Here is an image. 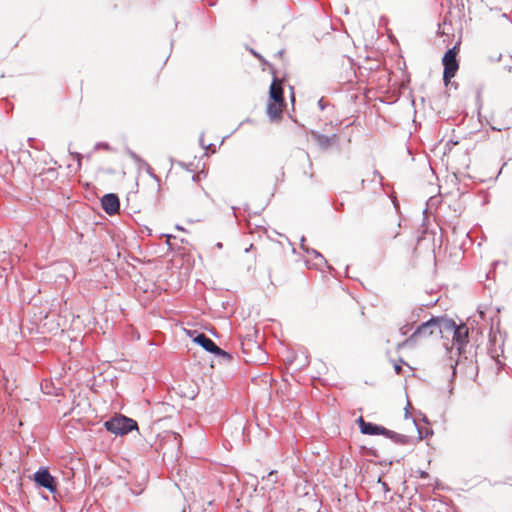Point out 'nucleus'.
Listing matches in <instances>:
<instances>
[{"label":"nucleus","instance_id":"nucleus-1","mask_svg":"<svg viewBox=\"0 0 512 512\" xmlns=\"http://www.w3.org/2000/svg\"><path fill=\"white\" fill-rule=\"evenodd\" d=\"M285 106L283 97V88L281 81L274 78L269 90V102L267 105V114L271 119H279Z\"/></svg>","mask_w":512,"mask_h":512},{"label":"nucleus","instance_id":"nucleus-2","mask_svg":"<svg viewBox=\"0 0 512 512\" xmlns=\"http://www.w3.org/2000/svg\"><path fill=\"white\" fill-rule=\"evenodd\" d=\"M435 323L436 322L434 321L433 315L428 320L421 322L408 338L398 343L397 349L406 347L413 348L416 346L420 339L428 338L429 336L434 335Z\"/></svg>","mask_w":512,"mask_h":512},{"label":"nucleus","instance_id":"nucleus-3","mask_svg":"<svg viewBox=\"0 0 512 512\" xmlns=\"http://www.w3.org/2000/svg\"><path fill=\"white\" fill-rule=\"evenodd\" d=\"M104 427L115 435H125L134 429H138L137 422L124 415H116L105 421Z\"/></svg>","mask_w":512,"mask_h":512},{"label":"nucleus","instance_id":"nucleus-4","mask_svg":"<svg viewBox=\"0 0 512 512\" xmlns=\"http://www.w3.org/2000/svg\"><path fill=\"white\" fill-rule=\"evenodd\" d=\"M460 43V40L456 42L453 47L445 51L442 57V65L443 69H446V73H449L451 70L458 71L459 69L458 53L460 50Z\"/></svg>","mask_w":512,"mask_h":512},{"label":"nucleus","instance_id":"nucleus-5","mask_svg":"<svg viewBox=\"0 0 512 512\" xmlns=\"http://www.w3.org/2000/svg\"><path fill=\"white\" fill-rule=\"evenodd\" d=\"M435 323V335H441L444 337L445 333H453L459 326L453 319L447 315L434 316Z\"/></svg>","mask_w":512,"mask_h":512},{"label":"nucleus","instance_id":"nucleus-6","mask_svg":"<svg viewBox=\"0 0 512 512\" xmlns=\"http://www.w3.org/2000/svg\"><path fill=\"white\" fill-rule=\"evenodd\" d=\"M34 480L40 486L48 489L51 493H54L57 489L55 478L49 473L47 469H39L34 474Z\"/></svg>","mask_w":512,"mask_h":512},{"label":"nucleus","instance_id":"nucleus-7","mask_svg":"<svg viewBox=\"0 0 512 512\" xmlns=\"http://www.w3.org/2000/svg\"><path fill=\"white\" fill-rule=\"evenodd\" d=\"M453 343L457 346V352L460 355L465 351V347L469 342V331L464 325H459L455 332L452 333Z\"/></svg>","mask_w":512,"mask_h":512},{"label":"nucleus","instance_id":"nucleus-8","mask_svg":"<svg viewBox=\"0 0 512 512\" xmlns=\"http://www.w3.org/2000/svg\"><path fill=\"white\" fill-rule=\"evenodd\" d=\"M194 341L199 344L201 347H203L206 351L214 353L216 355L228 357V354L220 349L212 339L207 337L205 334H199Z\"/></svg>","mask_w":512,"mask_h":512},{"label":"nucleus","instance_id":"nucleus-9","mask_svg":"<svg viewBox=\"0 0 512 512\" xmlns=\"http://www.w3.org/2000/svg\"><path fill=\"white\" fill-rule=\"evenodd\" d=\"M101 206L103 210L109 214L114 215L119 211L120 202L116 194L109 193L103 196L101 199Z\"/></svg>","mask_w":512,"mask_h":512},{"label":"nucleus","instance_id":"nucleus-10","mask_svg":"<svg viewBox=\"0 0 512 512\" xmlns=\"http://www.w3.org/2000/svg\"><path fill=\"white\" fill-rule=\"evenodd\" d=\"M357 423L359 424L360 431L363 434H367V435L384 434V427H381V426H378V425H374V424L369 423V422H365L363 417H359L357 419Z\"/></svg>","mask_w":512,"mask_h":512},{"label":"nucleus","instance_id":"nucleus-11","mask_svg":"<svg viewBox=\"0 0 512 512\" xmlns=\"http://www.w3.org/2000/svg\"><path fill=\"white\" fill-rule=\"evenodd\" d=\"M386 439L391 440L394 444L408 445L412 444V438L403 434H399L395 431L386 428L385 431Z\"/></svg>","mask_w":512,"mask_h":512},{"label":"nucleus","instance_id":"nucleus-12","mask_svg":"<svg viewBox=\"0 0 512 512\" xmlns=\"http://www.w3.org/2000/svg\"><path fill=\"white\" fill-rule=\"evenodd\" d=\"M413 423L418 432V439H427L434 434L433 429L431 427L421 426L419 424V417L413 418Z\"/></svg>","mask_w":512,"mask_h":512},{"label":"nucleus","instance_id":"nucleus-13","mask_svg":"<svg viewBox=\"0 0 512 512\" xmlns=\"http://www.w3.org/2000/svg\"><path fill=\"white\" fill-rule=\"evenodd\" d=\"M427 306L428 305L423 304L420 307L412 309L410 315L406 318V322H411L412 324L415 323L420 318L421 313Z\"/></svg>","mask_w":512,"mask_h":512},{"label":"nucleus","instance_id":"nucleus-14","mask_svg":"<svg viewBox=\"0 0 512 512\" xmlns=\"http://www.w3.org/2000/svg\"><path fill=\"white\" fill-rule=\"evenodd\" d=\"M457 71L451 70L449 73H446V69H443V82L444 85L447 87L452 83V78L455 77Z\"/></svg>","mask_w":512,"mask_h":512},{"label":"nucleus","instance_id":"nucleus-15","mask_svg":"<svg viewBox=\"0 0 512 512\" xmlns=\"http://www.w3.org/2000/svg\"><path fill=\"white\" fill-rule=\"evenodd\" d=\"M391 362L393 363L395 373L401 374L403 371L402 365H404V364L406 365V362L402 358L399 359L398 363H396L395 360H391Z\"/></svg>","mask_w":512,"mask_h":512},{"label":"nucleus","instance_id":"nucleus-16","mask_svg":"<svg viewBox=\"0 0 512 512\" xmlns=\"http://www.w3.org/2000/svg\"><path fill=\"white\" fill-rule=\"evenodd\" d=\"M386 39L393 44H398L396 37L393 35L391 30H389L387 27H386Z\"/></svg>","mask_w":512,"mask_h":512},{"label":"nucleus","instance_id":"nucleus-17","mask_svg":"<svg viewBox=\"0 0 512 512\" xmlns=\"http://www.w3.org/2000/svg\"><path fill=\"white\" fill-rule=\"evenodd\" d=\"M411 329H412V323L406 322V324L400 328V333H401V335H406L407 332L410 331Z\"/></svg>","mask_w":512,"mask_h":512},{"label":"nucleus","instance_id":"nucleus-18","mask_svg":"<svg viewBox=\"0 0 512 512\" xmlns=\"http://www.w3.org/2000/svg\"><path fill=\"white\" fill-rule=\"evenodd\" d=\"M391 201H392V204H393V207H394V210H395V214H398L399 213V204H398V202L396 201L395 198H392Z\"/></svg>","mask_w":512,"mask_h":512},{"label":"nucleus","instance_id":"nucleus-19","mask_svg":"<svg viewBox=\"0 0 512 512\" xmlns=\"http://www.w3.org/2000/svg\"><path fill=\"white\" fill-rule=\"evenodd\" d=\"M419 475H420V477H421L422 479H426V478H429V477H430V476H429V474H428V472L423 471V470H419Z\"/></svg>","mask_w":512,"mask_h":512},{"label":"nucleus","instance_id":"nucleus-20","mask_svg":"<svg viewBox=\"0 0 512 512\" xmlns=\"http://www.w3.org/2000/svg\"><path fill=\"white\" fill-rule=\"evenodd\" d=\"M419 417H421V420H422L424 423L429 424L428 418H427V416H426L425 414H423V413H421V412H420V413H419Z\"/></svg>","mask_w":512,"mask_h":512},{"label":"nucleus","instance_id":"nucleus-21","mask_svg":"<svg viewBox=\"0 0 512 512\" xmlns=\"http://www.w3.org/2000/svg\"><path fill=\"white\" fill-rule=\"evenodd\" d=\"M450 366H451V368H452V379H453V378L455 377V375H456V372H457V371H456L457 363H455V364H451Z\"/></svg>","mask_w":512,"mask_h":512},{"label":"nucleus","instance_id":"nucleus-22","mask_svg":"<svg viewBox=\"0 0 512 512\" xmlns=\"http://www.w3.org/2000/svg\"><path fill=\"white\" fill-rule=\"evenodd\" d=\"M388 94H389V92H388V90L386 89V101H385V104H386V105H387V104H391V103L395 102V100H390V99H389Z\"/></svg>","mask_w":512,"mask_h":512},{"label":"nucleus","instance_id":"nucleus-23","mask_svg":"<svg viewBox=\"0 0 512 512\" xmlns=\"http://www.w3.org/2000/svg\"><path fill=\"white\" fill-rule=\"evenodd\" d=\"M499 263H500V261H499V260H495V261H493V262H492V264H491V265H492V269L494 270V269L497 267V265H498Z\"/></svg>","mask_w":512,"mask_h":512},{"label":"nucleus","instance_id":"nucleus-24","mask_svg":"<svg viewBox=\"0 0 512 512\" xmlns=\"http://www.w3.org/2000/svg\"><path fill=\"white\" fill-rule=\"evenodd\" d=\"M452 87H454V89H457L458 88V83L457 82H454L452 81V83L450 84Z\"/></svg>","mask_w":512,"mask_h":512},{"label":"nucleus","instance_id":"nucleus-25","mask_svg":"<svg viewBox=\"0 0 512 512\" xmlns=\"http://www.w3.org/2000/svg\"><path fill=\"white\" fill-rule=\"evenodd\" d=\"M390 235H391L392 238H396L399 235V233L398 232H395V233L391 232Z\"/></svg>","mask_w":512,"mask_h":512},{"label":"nucleus","instance_id":"nucleus-26","mask_svg":"<svg viewBox=\"0 0 512 512\" xmlns=\"http://www.w3.org/2000/svg\"><path fill=\"white\" fill-rule=\"evenodd\" d=\"M408 415H409V411H408V406L405 408V418H408Z\"/></svg>","mask_w":512,"mask_h":512},{"label":"nucleus","instance_id":"nucleus-27","mask_svg":"<svg viewBox=\"0 0 512 512\" xmlns=\"http://www.w3.org/2000/svg\"><path fill=\"white\" fill-rule=\"evenodd\" d=\"M501 57H502V55H501V54H499V55H498L494 60H495V61H500V60H501Z\"/></svg>","mask_w":512,"mask_h":512},{"label":"nucleus","instance_id":"nucleus-28","mask_svg":"<svg viewBox=\"0 0 512 512\" xmlns=\"http://www.w3.org/2000/svg\"><path fill=\"white\" fill-rule=\"evenodd\" d=\"M435 482H436V487L439 488L440 487L439 480L436 479Z\"/></svg>","mask_w":512,"mask_h":512},{"label":"nucleus","instance_id":"nucleus-29","mask_svg":"<svg viewBox=\"0 0 512 512\" xmlns=\"http://www.w3.org/2000/svg\"><path fill=\"white\" fill-rule=\"evenodd\" d=\"M492 273V270H490L487 274H486V277L489 278L490 274Z\"/></svg>","mask_w":512,"mask_h":512}]
</instances>
